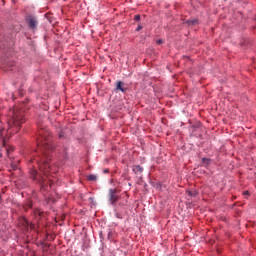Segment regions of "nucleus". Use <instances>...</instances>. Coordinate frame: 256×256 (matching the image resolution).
I'll return each instance as SVG.
<instances>
[{
  "label": "nucleus",
  "mask_w": 256,
  "mask_h": 256,
  "mask_svg": "<svg viewBox=\"0 0 256 256\" xmlns=\"http://www.w3.org/2000/svg\"><path fill=\"white\" fill-rule=\"evenodd\" d=\"M40 138H38V149L41 152L42 156L39 159H36V162L39 167V171L35 168L31 171V177L34 181H38L40 185H45L47 179V174L51 171V158L49 154L55 147L53 146V141L51 140V133L47 129H41L39 131Z\"/></svg>",
  "instance_id": "1"
},
{
  "label": "nucleus",
  "mask_w": 256,
  "mask_h": 256,
  "mask_svg": "<svg viewBox=\"0 0 256 256\" xmlns=\"http://www.w3.org/2000/svg\"><path fill=\"white\" fill-rule=\"evenodd\" d=\"M23 123H25V111L14 108L12 110V116L8 120V129H6L7 135L19 133Z\"/></svg>",
  "instance_id": "2"
},
{
  "label": "nucleus",
  "mask_w": 256,
  "mask_h": 256,
  "mask_svg": "<svg viewBox=\"0 0 256 256\" xmlns=\"http://www.w3.org/2000/svg\"><path fill=\"white\" fill-rule=\"evenodd\" d=\"M109 201L112 205H115L117 201H119V196H117V190L116 189H110L108 193Z\"/></svg>",
  "instance_id": "3"
},
{
  "label": "nucleus",
  "mask_w": 256,
  "mask_h": 256,
  "mask_svg": "<svg viewBox=\"0 0 256 256\" xmlns=\"http://www.w3.org/2000/svg\"><path fill=\"white\" fill-rule=\"evenodd\" d=\"M19 225H21V227H23L24 231H27V229H29V227H30V229H33L35 227V225L29 224V221H27L26 218H21Z\"/></svg>",
  "instance_id": "4"
},
{
  "label": "nucleus",
  "mask_w": 256,
  "mask_h": 256,
  "mask_svg": "<svg viewBox=\"0 0 256 256\" xmlns=\"http://www.w3.org/2000/svg\"><path fill=\"white\" fill-rule=\"evenodd\" d=\"M27 23H28L30 29H37V24H38L37 18H35L33 16H29L27 18Z\"/></svg>",
  "instance_id": "5"
},
{
  "label": "nucleus",
  "mask_w": 256,
  "mask_h": 256,
  "mask_svg": "<svg viewBox=\"0 0 256 256\" xmlns=\"http://www.w3.org/2000/svg\"><path fill=\"white\" fill-rule=\"evenodd\" d=\"M116 91H121V93H127V87H125V82L118 81L116 83Z\"/></svg>",
  "instance_id": "6"
},
{
  "label": "nucleus",
  "mask_w": 256,
  "mask_h": 256,
  "mask_svg": "<svg viewBox=\"0 0 256 256\" xmlns=\"http://www.w3.org/2000/svg\"><path fill=\"white\" fill-rule=\"evenodd\" d=\"M133 171L135 173H143V167L139 166V165H136L133 167Z\"/></svg>",
  "instance_id": "7"
},
{
  "label": "nucleus",
  "mask_w": 256,
  "mask_h": 256,
  "mask_svg": "<svg viewBox=\"0 0 256 256\" xmlns=\"http://www.w3.org/2000/svg\"><path fill=\"white\" fill-rule=\"evenodd\" d=\"M88 181H97V175L91 174L88 176Z\"/></svg>",
  "instance_id": "8"
},
{
  "label": "nucleus",
  "mask_w": 256,
  "mask_h": 256,
  "mask_svg": "<svg viewBox=\"0 0 256 256\" xmlns=\"http://www.w3.org/2000/svg\"><path fill=\"white\" fill-rule=\"evenodd\" d=\"M188 25H197V19L194 20H187L186 22Z\"/></svg>",
  "instance_id": "9"
},
{
  "label": "nucleus",
  "mask_w": 256,
  "mask_h": 256,
  "mask_svg": "<svg viewBox=\"0 0 256 256\" xmlns=\"http://www.w3.org/2000/svg\"><path fill=\"white\" fill-rule=\"evenodd\" d=\"M34 215H38L39 217H41V215H43V212H41V210L37 209L34 211Z\"/></svg>",
  "instance_id": "10"
},
{
  "label": "nucleus",
  "mask_w": 256,
  "mask_h": 256,
  "mask_svg": "<svg viewBox=\"0 0 256 256\" xmlns=\"http://www.w3.org/2000/svg\"><path fill=\"white\" fill-rule=\"evenodd\" d=\"M135 21H141V15L137 14L134 16Z\"/></svg>",
  "instance_id": "11"
},
{
  "label": "nucleus",
  "mask_w": 256,
  "mask_h": 256,
  "mask_svg": "<svg viewBox=\"0 0 256 256\" xmlns=\"http://www.w3.org/2000/svg\"><path fill=\"white\" fill-rule=\"evenodd\" d=\"M209 161H211V160H209V159H207V158H203V159H202V162H203L205 165H209Z\"/></svg>",
  "instance_id": "12"
},
{
  "label": "nucleus",
  "mask_w": 256,
  "mask_h": 256,
  "mask_svg": "<svg viewBox=\"0 0 256 256\" xmlns=\"http://www.w3.org/2000/svg\"><path fill=\"white\" fill-rule=\"evenodd\" d=\"M63 137H65V133L60 132V133H59V138H60V139H63Z\"/></svg>",
  "instance_id": "13"
},
{
  "label": "nucleus",
  "mask_w": 256,
  "mask_h": 256,
  "mask_svg": "<svg viewBox=\"0 0 256 256\" xmlns=\"http://www.w3.org/2000/svg\"><path fill=\"white\" fill-rule=\"evenodd\" d=\"M141 29H143V26H141V24H139L138 27L136 28V31H141Z\"/></svg>",
  "instance_id": "14"
},
{
  "label": "nucleus",
  "mask_w": 256,
  "mask_h": 256,
  "mask_svg": "<svg viewBox=\"0 0 256 256\" xmlns=\"http://www.w3.org/2000/svg\"><path fill=\"white\" fill-rule=\"evenodd\" d=\"M4 131H5V128H1V129H0V136H1V137H3Z\"/></svg>",
  "instance_id": "15"
},
{
  "label": "nucleus",
  "mask_w": 256,
  "mask_h": 256,
  "mask_svg": "<svg viewBox=\"0 0 256 256\" xmlns=\"http://www.w3.org/2000/svg\"><path fill=\"white\" fill-rule=\"evenodd\" d=\"M11 167H12L13 171H16V169H17V164H12Z\"/></svg>",
  "instance_id": "16"
},
{
  "label": "nucleus",
  "mask_w": 256,
  "mask_h": 256,
  "mask_svg": "<svg viewBox=\"0 0 256 256\" xmlns=\"http://www.w3.org/2000/svg\"><path fill=\"white\" fill-rule=\"evenodd\" d=\"M157 45H162L163 44V41L161 39L157 40L156 41Z\"/></svg>",
  "instance_id": "17"
},
{
  "label": "nucleus",
  "mask_w": 256,
  "mask_h": 256,
  "mask_svg": "<svg viewBox=\"0 0 256 256\" xmlns=\"http://www.w3.org/2000/svg\"><path fill=\"white\" fill-rule=\"evenodd\" d=\"M6 65H8V67H13V63L11 62H6Z\"/></svg>",
  "instance_id": "18"
},
{
  "label": "nucleus",
  "mask_w": 256,
  "mask_h": 256,
  "mask_svg": "<svg viewBox=\"0 0 256 256\" xmlns=\"http://www.w3.org/2000/svg\"><path fill=\"white\" fill-rule=\"evenodd\" d=\"M31 207H33V203L28 202V208L31 209Z\"/></svg>",
  "instance_id": "19"
},
{
  "label": "nucleus",
  "mask_w": 256,
  "mask_h": 256,
  "mask_svg": "<svg viewBox=\"0 0 256 256\" xmlns=\"http://www.w3.org/2000/svg\"><path fill=\"white\" fill-rule=\"evenodd\" d=\"M104 173H109V169H105V170H104Z\"/></svg>",
  "instance_id": "20"
},
{
  "label": "nucleus",
  "mask_w": 256,
  "mask_h": 256,
  "mask_svg": "<svg viewBox=\"0 0 256 256\" xmlns=\"http://www.w3.org/2000/svg\"><path fill=\"white\" fill-rule=\"evenodd\" d=\"M244 195H249V191L244 192Z\"/></svg>",
  "instance_id": "21"
},
{
  "label": "nucleus",
  "mask_w": 256,
  "mask_h": 256,
  "mask_svg": "<svg viewBox=\"0 0 256 256\" xmlns=\"http://www.w3.org/2000/svg\"><path fill=\"white\" fill-rule=\"evenodd\" d=\"M189 195H192L191 192H189Z\"/></svg>",
  "instance_id": "22"
},
{
  "label": "nucleus",
  "mask_w": 256,
  "mask_h": 256,
  "mask_svg": "<svg viewBox=\"0 0 256 256\" xmlns=\"http://www.w3.org/2000/svg\"><path fill=\"white\" fill-rule=\"evenodd\" d=\"M0 157H1V154H0Z\"/></svg>",
  "instance_id": "23"
}]
</instances>
